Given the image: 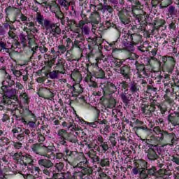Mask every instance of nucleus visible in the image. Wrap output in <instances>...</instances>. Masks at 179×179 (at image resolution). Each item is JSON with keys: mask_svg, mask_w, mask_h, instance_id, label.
Instances as JSON below:
<instances>
[{"mask_svg": "<svg viewBox=\"0 0 179 179\" xmlns=\"http://www.w3.org/2000/svg\"><path fill=\"white\" fill-rule=\"evenodd\" d=\"M36 22L43 27L47 31H49L51 36L57 37L61 34V28L58 24L53 23L51 20L44 18V15H41V13L38 12L36 17Z\"/></svg>", "mask_w": 179, "mask_h": 179, "instance_id": "f257e3e1", "label": "nucleus"}, {"mask_svg": "<svg viewBox=\"0 0 179 179\" xmlns=\"http://www.w3.org/2000/svg\"><path fill=\"white\" fill-rule=\"evenodd\" d=\"M156 141L157 142H166L169 145V146H174V143L176 142H178V138H177V136L174 133H169V131H163L162 136H156L155 137Z\"/></svg>", "mask_w": 179, "mask_h": 179, "instance_id": "f03ea898", "label": "nucleus"}, {"mask_svg": "<svg viewBox=\"0 0 179 179\" xmlns=\"http://www.w3.org/2000/svg\"><path fill=\"white\" fill-rule=\"evenodd\" d=\"M31 149L34 153H36V155H40V156H45L47 153H49V152H51L48 148L46 146L43 145L41 143H35L33 144L31 147Z\"/></svg>", "mask_w": 179, "mask_h": 179, "instance_id": "7ed1b4c3", "label": "nucleus"}, {"mask_svg": "<svg viewBox=\"0 0 179 179\" xmlns=\"http://www.w3.org/2000/svg\"><path fill=\"white\" fill-rule=\"evenodd\" d=\"M157 152H159V145H152L151 148L148 150V157L150 160H157L159 159V155H157Z\"/></svg>", "mask_w": 179, "mask_h": 179, "instance_id": "20e7f679", "label": "nucleus"}, {"mask_svg": "<svg viewBox=\"0 0 179 179\" xmlns=\"http://www.w3.org/2000/svg\"><path fill=\"white\" fill-rule=\"evenodd\" d=\"M115 72H117L118 73H120L124 79H131V67L124 65L122 67H120V70L118 69H115Z\"/></svg>", "mask_w": 179, "mask_h": 179, "instance_id": "39448f33", "label": "nucleus"}, {"mask_svg": "<svg viewBox=\"0 0 179 179\" xmlns=\"http://www.w3.org/2000/svg\"><path fill=\"white\" fill-rule=\"evenodd\" d=\"M88 24L89 23L85 20L79 21L77 27L81 29L82 34L87 36L90 33V27Z\"/></svg>", "mask_w": 179, "mask_h": 179, "instance_id": "423d86ee", "label": "nucleus"}, {"mask_svg": "<svg viewBox=\"0 0 179 179\" xmlns=\"http://www.w3.org/2000/svg\"><path fill=\"white\" fill-rule=\"evenodd\" d=\"M129 92L133 94V96L139 97V93H141V87L139 85H138V83L131 82L129 83Z\"/></svg>", "mask_w": 179, "mask_h": 179, "instance_id": "0eeeda50", "label": "nucleus"}, {"mask_svg": "<svg viewBox=\"0 0 179 179\" xmlns=\"http://www.w3.org/2000/svg\"><path fill=\"white\" fill-rule=\"evenodd\" d=\"M65 59L60 58L58 59L57 62L56 64L55 69H57V71H59V73L62 75H65V72H66V70L65 69V64H66Z\"/></svg>", "mask_w": 179, "mask_h": 179, "instance_id": "6e6552de", "label": "nucleus"}, {"mask_svg": "<svg viewBox=\"0 0 179 179\" xmlns=\"http://www.w3.org/2000/svg\"><path fill=\"white\" fill-rule=\"evenodd\" d=\"M178 110H179V106H178ZM168 120L175 127L177 125H179V110L178 112H174L173 113H171L168 116Z\"/></svg>", "mask_w": 179, "mask_h": 179, "instance_id": "1a4fd4ad", "label": "nucleus"}, {"mask_svg": "<svg viewBox=\"0 0 179 179\" xmlns=\"http://www.w3.org/2000/svg\"><path fill=\"white\" fill-rule=\"evenodd\" d=\"M34 162L33 157L29 154H24L21 157V164H24V166H31Z\"/></svg>", "mask_w": 179, "mask_h": 179, "instance_id": "9d476101", "label": "nucleus"}, {"mask_svg": "<svg viewBox=\"0 0 179 179\" xmlns=\"http://www.w3.org/2000/svg\"><path fill=\"white\" fill-rule=\"evenodd\" d=\"M120 97L125 104H129V101L132 99V94L128 90H124L121 94Z\"/></svg>", "mask_w": 179, "mask_h": 179, "instance_id": "9b49d317", "label": "nucleus"}, {"mask_svg": "<svg viewBox=\"0 0 179 179\" xmlns=\"http://www.w3.org/2000/svg\"><path fill=\"white\" fill-rule=\"evenodd\" d=\"M38 163L39 166H42L43 167H45V169L54 167V164L50 159H41L38 161Z\"/></svg>", "mask_w": 179, "mask_h": 179, "instance_id": "f8f14e48", "label": "nucleus"}, {"mask_svg": "<svg viewBox=\"0 0 179 179\" xmlns=\"http://www.w3.org/2000/svg\"><path fill=\"white\" fill-rule=\"evenodd\" d=\"M29 42L28 45L30 48H31V51H33V55L36 53V50L38 48V46L31 47L36 44V38L34 37V35H28L27 37Z\"/></svg>", "mask_w": 179, "mask_h": 179, "instance_id": "ddd939ff", "label": "nucleus"}, {"mask_svg": "<svg viewBox=\"0 0 179 179\" xmlns=\"http://www.w3.org/2000/svg\"><path fill=\"white\" fill-rule=\"evenodd\" d=\"M136 68L138 72H142L143 75L148 76V73H146V67L145 64L139 63L138 61L135 62Z\"/></svg>", "mask_w": 179, "mask_h": 179, "instance_id": "4468645a", "label": "nucleus"}, {"mask_svg": "<svg viewBox=\"0 0 179 179\" xmlns=\"http://www.w3.org/2000/svg\"><path fill=\"white\" fill-rule=\"evenodd\" d=\"M43 173L44 176H46V177H51V176H52V178H54V175L55 174V170L54 166H52L50 168H45L43 170Z\"/></svg>", "mask_w": 179, "mask_h": 179, "instance_id": "2eb2a0df", "label": "nucleus"}, {"mask_svg": "<svg viewBox=\"0 0 179 179\" xmlns=\"http://www.w3.org/2000/svg\"><path fill=\"white\" fill-rule=\"evenodd\" d=\"M90 18L91 20L92 23L99 24V22H100V14H99L97 12H94L91 13Z\"/></svg>", "mask_w": 179, "mask_h": 179, "instance_id": "dca6fc26", "label": "nucleus"}, {"mask_svg": "<svg viewBox=\"0 0 179 179\" xmlns=\"http://www.w3.org/2000/svg\"><path fill=\"white\" fill-rule=\"evenodd\" d=\"M6 43L2 41H0V52H6L10 56V50L9 48H6Z\"/></svg>", "mask_w": 179, "mask_h": 179, "instance_id": "f3484780", "label": "nucleus"}, {"mask_svg": "<svg viewBox=\"0 0 179 179\" xmlns=\"http://www.w3.org/2000/svg\"><path fill=\"white\" fill-rule=\"evenodd\" d=\"M105 86L106 88L110 92V93H115V92H117V87H115V85L110 82H108Z\"/></svg>", "mask_w": 179, "mask_h": 179, "instance_id": "a211bd4d", "label": "nucleus"}, {"mask_svg": "<svg viewBox=\"0 0 179 179\" xmlns=\"http://www.w3.org/2000/svg\"><path fill=\"white\" fill-rule=\"evenodd\" d=\"M25 26L27 27L24 28V31L27 30V28H28V30H34L33 31H36V33L37 31H38L37 28L34 27V22H25Z\"/></svg>", "mask_w": 179, "mask_h": 179, "instance_id": "6ab92c4d", "label": "nucleus"}, {"mask_svg": "<svg viewBox=\"0 0 179 179\" xmlns=\"http://www.w3.org/2000/svg\"><path fill=\"white\" fill-rule=\"evenodd\" d=\"M164 24H166V20H164V19H157L154 22V26H155L157 29H160V27H163Z\"/></svg>", "mask_w": 179, "mask_h": 179, "instance_id": "aec40b11", "label": "nucleus"}, {"mask_svg": "<svg viewBox=\"0 0 179 179\" xmlns=\"http://www.w3.org/2000/svg\"><path fill=\"white\" fill-rule=\"evenodd\" d=\"M140 178L141 179H149L150 177L149 176V173H148V169L145 168H142L140 173Z\"/></svg>", "mask_w": 179, "mask_h": 179, "instance_id": "412c9836", "label": "nucleus"}, {"mask_svg": "<svg viewBox=\"0 0 179 179\" xmlns=\"http://www.w3.org/2000/svg\"><path fill=\"white\" fill-rule=\"evenodd\" d=\"M141 111L143 114H145V115H150V109H149V104L148 103H143L141 106Z\"/></svg>", "mask_w": 179, "mask_h": 179, "instance_id": "4be33fe9", "label": "nucleus"}, {"mask_svg": "<svg viewBox=\"0 0 179 179\" xmlns=\"http://www.w3.org/2000/svg\"><path fill=\"white\" fill-rule=\"evenodd\" d=\"M19 38L21 44H22L23 47L27 46V39H26V35L22 32L19 35Z\"/></svg>", "mask_w": 179, "mask_h": 179, "instance_id": "5701e85b", "label": "nucleus"}, {"mask_svg": "<svg viewBox=\"0 0 179 179\" xmlns=\"http://www.w3.org/2000/svg\"><path fill=\"white\" fill-rule=\"evenodd\" d=\"M117 102L115 101V99H110L107 101V103L105 104V106L107 108H114L115 107Z\"/></svg>", "mask_w": 179, "mask_h": 179, "instance_id": "b1692460", "label": "nucleus"}, {"mask_svg": "<svg viewBox=\"0 0 179 179\" xmlns=\"http://www.w3.org/2000/svg\"><path fill=\"white\" fill-rule=\"evenodd\" d=\"M57 2L61 5V6L65 8L66 10L69 9V6H71V3H69V1L66 0H57Z\"/></svg>", "mask_w": 179, "mask_h": 179, "instance_id": "393cba45", "label": "nucleus"}, {"mask_svg": "<svg viewBox=\"0 0 179 179\" xmlns=\"http://www.w3.org/2000/svg\"><path fill=\"white\" fill-rule=\"evenodd\" d=\"M10 143V140L8 137L0 138V146L3 147Z\"/></svg>", "mask_w": 179, "mask_h": 179, "instance_id": "a878e982", "label": "nucleus"}, {"mask_svg": "<svg viewBox=\"0 0 179 179\" xmlns=\"http://www.w3.org/2000/svg\"><path fill=\"white\" fill-rule=\"evenodd\" d=\"M168 13L171 17H173V16H176V15H177V10L176 9V7L170 6L168 8Z\"/></svg>", "mask_w": 179, "mask_h": 179, "instance_id": "bb28decb", "label": "nucleus"}, {"mask_svg": "<svg viewBox=\"0 0 179 179\" xmlns=\"http://www.w3.org/2000/svg\"><path fill=\"white\" fill-rule=\"evenodd\" d=\"M67 141L71 142V143H76L78 142V139H76V137L72 133H68Z\"/></svg>", "mask_w": 179, "mask_h": 179, "instance_id": "cd10ccee", "label": "nucleus"}, {"mask_svg": "<svg viewBox=\"0 0 179 179\" xmlns=\"http://www.w3.org/2000/svg\"><path fill=\"white\" fill-rule=\"evenodd\" d=\"M50 10L53 12V13H55L56 12H59L60 8L59 6L57 4V3L53 2L52 5L50 6Z\"/></svg>", "mask_w": 179, "mask_h": 179, "instance_id": "c85d7f7f", "label": "nucleus"}, {"mask_svg": "<svg viewBox=\"0 0 179 179\" xmlns=\"http://www.w3.org/2000/svg\"><path fill=\"white\" fill-rule=\"evenodd\" d=\"M130 38L133 44H138V43H139V35L136 34H132L130 35Z\"/></svg>", "mask_w": 179, "mask_h": 179, "instance_id": "c756f323", "label": "nucleus"}, {"mask_svg": "<svg viewBox=\"0 0 179 179\" xmlns=\"http://www.w3.org/2000/svg\"><path fill=\"white\" fill-rule=\"evenodd\" d=\"M152 131L156 134V135H161V136H163V132H166V130H162L159 126L155 127L152 129Z\"/></svg>", "mask_w": 179, "mask_h": 179, "instance_id": "7c9ffc66", "label": "nucleus"}, {"mask_svg": "<svg viewBox=\"0 0 179 179\" xmlns=\"http://www.w3.org/2000/svg\"><path fill=\"white\" fill-rule=\"evenodd\" d=\"M69 45H67L66 46L64 45H59L57 46V52L58 54H65V52H66V47H68Z\"/></svg>", "mask_w": 179, "mask_h": 179, "instance_id": "2f4dec72", "label": "nucleus"}, {"mask_svg": "<svg viewBox=\"0 0 179 179\" xmlns=\"http://www.w3.org/2000/svg\"><path fill=\"white\" fill-rule=\"evenodd\" d=\"M110 125H104L103 129H100L101 134H103V135H108V134H110Z\"/></svg>", "mask_w": 179, "mask_h": 179, "instance_id": "473e14b6", "label": "nucleus"}, {"mask_svg": "<svg viewBox=\"0 0 179 179\" xmlns=\"http://www.w3.org/2000/svg\"><path fill=\"white\" fill-rule=\"evenodd\" d=\"M109 141L113 146L117 145V141H115V133H112L109 137Z\"/></svg>", "mask_w": 179, "mask_h": 179, "instance_id": "72a5a7b5", "label": "nucleus"}, {"mask_svg": "<svg viewBox=\"0 0 179 179\" xmlns=\"http://www.w3.org/2000/svg\"><path fill=\"white\" fill-rule=\"evenodd\" d=\"M74 45L75 47H77L80 50H83V47H85V45H83V42L77 39H76L74 41Z\"/></svg>", "mask_w": 179, "mask_h": 179, "instance_id": "f704fd0d", "label": "nucleus"}, {"mask_svg": "<svg viewBox=\"0 0 179 179\" xmlns=\"http://www.w3.org/2000/svg\"><path fill=\"white\" fill-rule=\"evenodd\" d=\"M59 73V70L53 71L49 73L50 79H57Z\"/></svg>", "mask_w": 179, "mask_h": 179, "instance_id": "c9c22d12", "label": "nucleus"}, {"mask_svg": "<svg viewBox=\"0 0 179 179\" xmlns=\"http://www.w3.org/2000/svg\"><path fill=\"white\" fill-rule=\"evenodd\" d=\"M22 156H23V153H22V152H16L13 156V159L14 160H17V162H19L20 160V162H22Z\"/></svg>", "mask_w": 179, "mask_h": 179, "instance_id": "e433bc0d", "label": "nucleus"}, {"mask_svg": "<svg viewBox=\"0 0 179 179\" xmlns=\"http://www.w3.org/2000/svg\"><path fill=\"white\" fill-rule=\"evenodd\" d=\"M171 89H172V93H173L174 94H176V96L179 97V86L176 85H172Z\"/></svg>", "mask_w": 179, "mask_h": 179, "instance_id": "4c0bfd02", "label": "nucleus"}, {"mask_svg": "<svg viewBox=\"0 0 179 179\" xmlns=\"http://www.w3.org/2000/svg\"><path fill=\"white\" fill-rule=\"evenodd\" d=\"M105 75L104 71L101 69L99 70V71L95 73L96 78H98L99 79H104Z\"/></svg>", "mask_w": 179, "mask_h": 179, "instance_id": "58836bf2", "label": "nucleus"}, {"mask_svg": "<svg viewBox=\"0 0 179 179\" xmlns=\"http://www.w3.org/2000/svg\"><path fill=\"white\" fill-rule=\"evenodd\" d=\"M103 10H107L108 13H113L114 12V8L110 5H103Z\"/></svg>", "mask_w": 179, "mask_h": 179, "instance_id": "ea45409f", "label": "nucleus"}, {"mask_svg": "<svg viewBox=\"0 0 179 179\" xmlns=\"http://www.w3.org/2000/svg\"><path fill=\"white\" fill-rule=\"evenodd\" d=\"M45 94H46V99H48V100H50V99H52V97H54V93H52V92H51L50 90H45Z\"/></svg>", "mask_w": 179, "mask_h": 179, "instance_id": "a19ab883", "label": "nucleus"}, {"mask_svg": "<svg viewBox=\"0 0 179 179\" xmlns=\"http://www.w3.org/2000/svg\"><path fill=\"white\" fill-rule=\"evenodd\" d=\"M100 166L101 167H106V166H110V161L108 159H101Z\"/></svg>", "mask_w": 179, "mask_h": 179, "instance_id": "79ce46f5", "label": "nucleus"}, {"mask_svg": "<svg viewBox=\"0 0 179 179\" xmlns=\"http://www.w3.org/2000/svg\"><path fill=\"white\" fill-rule=\"evenodd\" d=\"M120 19L123 24H129L131 23V20L127 17H120Z\"/></svg>", "mask_w": 179, "mask_h": 179, "instance_id": "37998d69", "label": "nucleus"}, {"mask_svg": "<svg viewBox=\"0 0 179 179\" xmlns=\"http://www.w3.org/2000/svg\"><path fill=\"white\" fill-rule=\"evenodd\" d=\"M54 169H56L57 170H58V171H62V169H64V163L62 162L56 163L55 164Z\"/></svg>", "mask_w": 179, "mask_h": 179, "instance_id": "c03bdc74", "label": "nucleus"}, {"mask_svg": "<svg viewBox=\"0 0 179 179\" xmlns=\"http://www.w3.org/2000/svg\"><path fill=\"white\" fill-rule=\"evenodd\" d=\"M53 178H55V179H64V178H65V175L62 173H55V174L53 176Z\"/></svg>", "mask_w": 179, "mask_h": 179, "instance_id": "a18cd8bd", "label": "nucleus"}, {"mask_svg": "<svg viewBox=\"0 0 179 179\" xmlns=\"http://www.w3.org/2000/svg\"><path fill=\"white\" fill-rule=\"evenodd\" d=\"M22 122H24L25 124H27L30 127V128H34L36 127V122L29 121L27 122L24 119H22Z\"/></svg>", "mask_w": 179, "mask_h": 179, "instance_id": "49530a36", "label": "nucleus"}, {"mask_svg": "<svg viewBox=\"0 0 179 179\" xmlns=\"http://www.w3.org/2000/svg\"><path fill=\"white\" fill-rule=\"evenodd\" d=\"M99 146L102 148L104 152H107V150H108V143L107 142L101 143V144H99Z\"/></svg>", "mask_w": 179, "mask_h": 179, "instance_id": "de8ad7c7", "label": "nucleus"}, {"mask_svg": "<svg viewBox=\"0 0 179 179\" xmlns=\"http://www.w3.org/2000/svg\"><path fill=\"white\" fill-rule=\"evenodd\" d=\"M115 66H117V68H120V66H121V65H122V61H121V59H115L113 61Z\"/></svg>", "mask_w": 179, "mask_h": 179, "instance_id": "09e8293b", "label": "nucleus"}, {"mask_svg": "<svg viewBox=\"0 0 179 179\" xmlns=\"http://www.w3.org/2000/svg\"><path fill=\"white\" fill-rule=\"evenodd\" d=\"M136 129V132H141V130L145 131V132H148L149 129H148V127H134Z\"/></svg>", "mask_w": 179, "mask_h": 179, "instance_id": "8fccbe9b", "label": "nucleus"}, {"mask_svg": "<svg viewBox=\"0 0 179 179\" xmlns=\"http://www.w3.org/2000/svg\"><path fill=\"white\" fill-rule=\"evenodd\" d=\"M66 134H68V132L66 131V129H59L57 132V135L61 138H64V135H65Z\"/></svg>", "mask_w": 179, "mask_h": 179, "instance_id": "3c124183", "label": "nucleus"}, {"mask_svg": "<svg viewBox=\"0 0 179 179\" xmlns=\"http://www.w3.org/2000/svg\"><path fill=\"white\" fill-rule=\"evenodd\" d=\"M142 169L143 168H138V166L133 168L132 169L133 174H134L135 176L139 174L141 171H142Z\"/></svg>", "mask_w": 179, "mask_h": 179, "instance_id": "603ef678", "label": "nucleus"}, {"mask_svg": "<svg viewBox=\"0 0 179 179\" xmlns=\"http://www.w3.org/2000/svg\"><path fill=\"white\" fill-rule=\"evenodd\" d=\"M87 41L91 45H96L97 44V40L94 38H88Z\"/></svg>", "mask_w": 179, "mask_h": 179, "instance_id": "864d4df0", "label": "nucleus"}, {"mask_svg": "<svg viewBox=\"0 0 179 179\" xmlns=\"http://www.w3.org/2000/svg\"><path fill=\"white\" fill-rule=\"evenodd\" d=\"M89 157L92 159L93 162H100V157H99L97 155H92L91 154L89 155Z\"/></svg>", "mask_w": 179, "mask_h": 179, "instance_id": "5fc2aeb1", "label": "nucleus"}, {"mask_svg": "<svg viewBox=\"0 0 179 179\" xmlns=\"http://www.w3.org/2000/svg\"><path fill=\"white\" fill-rule=\"evenodd\" d=\"M20 99H22L26 102L29 100V97L27 96V94L26 92H23L22 94H20Z\"/></svg>", "mask_w": 179, "mask_h": 179, "instance_id": "6e6d98bb", "label": "nucleus"}, {"mask_svg": "<svg viewBox=\"0 0 179 179\" xmlns=\"http://www.w3.org/2000/svg\"><path fill=\"white\" fill-rule=\"evenodd\" d=\"M13 73L16 76V78H20L22 76V73L19 70H13Z\"/></svg>", "mask_w": 179, "mask_h": 179, "instance_id": "4d7b16f0", "label": "nucleus"}, {"mask_svg": "<svg viewBox=\"0 0 179 179\" xmlns=\"http://www.w3.org/2000/svg\"><path fill=\"white\" fill-rule=\"evenodd\" d=\"M39 51L41 52V54H45V52L48 51V49L45 46L42 45L39 47Z\"/></svg>", "mask_w": 179, "mask_h": 179, "instance_id": "13d9d810", "label": "nucleus"}, {"mask_svg": "<svg viewBox=\"0 0 179 179\" xmlns=\"http://www.w3.org/2000/svg\"><path fill=\"white\" fill-rule=\"evenodd\" d=\"M80 130H82V128L80 127L78 125L76 126V124H73L72 129H71V131Z\"/></svg>", "mask_w": 179, "mask_h": 179, "instance_id": "bf43d9fd", "label": "nucleus"}, {"mask_svg": "<svg viewBox=\"0 0 179 179\" xmlns=\"http://www.w3.org/2000/svg\"><path fill=\"white\" fill-rule=\"evenodd\" d=\"M148 108H149L150 115V114H152V113H153L155 110H156V107H155V105L152 104V105H148Z\"/></svg>", "mask_w": 179, "mask_h": 179, "instance_id": "052dcab7", "label": "nucleus"}, {"mask_svg": "<svg viewBox=\"0 0 179 179\" xmlns=\"http://www.w3.org/2000/svg\"><path fill=\"white\" fill-rule=\"evenodd\" d=\"M171 161H172L173 163H176V164L179 165V157H178L173 156Z\"/></svg>", "mask_w": 179, "mask_h": 179, "instance_id": "680f3d73", "label": "nucleus"}, {"mask_svg": "<svg viewBox=\"0 0 179 179\" xmlns=\"http://www.w3.org/2000/svg\"><path fill=\"white\" fill-rule=\"evenodd\" d=\"M147 172L148 173V176L150 178V176H153L155 173V169H147Z\"/></svg>", "mask_w": 179, "mask_h": 179, "instance_id": "e2e57ef3", "label": "nucleus"}, {"mask_svg": "<svg viewBox=\"0 0 179 179\" xmlns=\"http://www.w3.org/2000/svg\"><path fill=\"white\" fill-rule=\"evenodd\" d=\"M97 141L99 142L98 145H100L104 142V138H103L101 135H99L97 137Z\"/></svg>", "mask_w": 179, "mask_h": 179, "instance_id": "0e129e2a", "label": "nucleus"}, {"mask_svg": "<svg viewBox=\"0 0 179 179\" xmlns=\"http://www.w3.org/2000/svg\"><path fill=\"white\" fill-rule=\"evenodd\" d=\"M15 138L17 139V141H22L23 139H24V136H23L22 134H17Z\"/></svg>", "mask_w": 179, "mask_h": 179, "instance_id": "69168bd1", "label": "nucleus"}, {"mask_svg": "<svg viewBox=\"0 0 179 179\" xmlns=\"http://www.w3.org/2000/svg\"><path fill=\"white\" fill-rule=\"evenodd\" d=\"M8 36L11 38H15V37H16V34L15 32H13V31H8Z\"/></svg>", "mask_w": 179, "mask_h": 179, "instance_id": "338daca9", "label": "nucleus"}, {"mask_svg": "<svg viewBox=\"0 0 179 179\" xmlns=\"http://www.w3.org/2000/svg\"><path fill=\"white\" fill-rule=\"evenodd\" d=\"M120 85H122V89L125 90L128 87V83H127L126 81H122V83H120Z\"/></svg>", "mask_w": 179, "mask_h": 179, "instance_id": "774afa93", "label": "nucleus"}]
</instances>
